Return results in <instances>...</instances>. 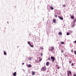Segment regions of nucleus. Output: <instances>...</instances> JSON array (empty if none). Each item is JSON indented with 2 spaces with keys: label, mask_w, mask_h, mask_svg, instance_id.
Returning <instances> with one entry per match:
<instances>
[{
  "label": "nucleus",
  "mask_w": 76,
  "mask_h": 76,
  "mask_svg": "<svg viewBox=\"0 0 76 76\" xmlns=\"http://www.w3.org/2000/svg\"><path fill=\"white\" fill-rule=\"evenodd\" d=\"M51 59L52 60V62H54V61L55 60V59H56V58L54 57L51 56Z\"/></svg>",
  "instance_id": "f257e3e1"
},
{
  "label": "nucleus",
  "mask_w": 76,
  "mask_h": 76,
  "mask_svg": "<svg viewBox=\"0 0 76 76\" xmlns=\"http://www.w3.org/2000/svg\"><path fill=\"white\" fill-rule=\"evenodd\" d=\"M47 68L45 67H42L41 69L42 71H45V70H46Z\"/></svg>",
  "instance_id": "f03ea898"
},
{
  "label": "nucleus",
  "mask_w": 76,
  "mask_h": 76,
  "mask_svg": "<svg viewBox=\"0 0 76 76\" xmlns=\"http://www.w3.org/2000/svg\"><path fill=\"white\" fill-rule=\"evenodd\" d=\"M58 17L59 19H61V20H63V17L58 16Z\"/></svg>",
  "instance_id": "7ed1b4c3"
},
{
  "label": "nucleus",
  "mask_w": 76,
  "mask_h": 76,
  "mask_svg": "<svg viewBox=\"0 0 76 76\" xmlns=\"http://www.w3.org/2000/svg\"><path fill=\"white\" fill-rule=\"evenodd\" d=\"M50 48H52V49H50L49 50L50 51H53V50H54V47L52 46L50 47Z\"/></svg>",
  "instance_id": "20e7f679"
},
{
  "label": "nucleus",
  "mask_w": 76,
  "mask_h": 76,
  "mask_svg": "<svg viewBox=\"0 0 76 76\" xmlns=\"http://www.w3.org/2000/svg\"><path fill=\"white\" fill-rule=\"evenodd\" d=\"M49 9L50 10H53V9H54V8L52 6H50L49 7Z\"/></svg>",
  "instance_id": "39448f33"
},
{
  "label": "nucleus",
  "mask_w": 76,
  "mask_h": 76,
  "mask_svg": "<svg viewBox=\"0 0 76 76\" xmlns=\"http://www.w3.org/2000/svg\"><path fill=\"white\" fill-rule=\"evenodd\" d=\"M13 75L14 76H16V72H15L13 74Z\"/></svg>",
  "instance_id": "423d86ee"
},
{
  "label": "nucleus",
  "mask_w": 76,
  "mask_h": 76,
  "mask_svg": "<svg viewBox=\"0 0 76 76\" xmlns=\"http://www.w3.org/2000/svg\"><path fill=\"white\" fill-rule=\"evenodd\" d=\"M27 66L28 67H31L32 66L31 64H28L27 65Z\"/></svg>",
  "instance_id": "0eeeda50"
},
{
  "label": "nucleus",
  "mask_w": 76,
  "mask_h": 76,
  "mask_svg": "<svg viewBox=\"0 0 76 76\" xmlns=\"http://www.w3.org/2000/svg\"><path fill=\"white\" fill-rule=\"evenodd\" d=\"M53 22L54 23H56V19H53Z\"/></svg>",
  "instance_id": "6e6552de"
},
{
  "label": "nucleus",
  "mask_w": 76,
  "mask_h": 76,
  "mask_svg": "<svg viewBox=\"0 0 76 76\" xmlns=\"http://www.w3.org/2000/svg\"><path fill=\"white\" fill-rule=\"evenodd\" d=\"M49 64H50V63H49V62H47V63H46V64L47 66H48Z\"/></svg>",
  "instance_id": "1a4fd4ad"
},
{
  "label": "nucleus",
  "mask_w": 76,
  "mask_h": 76,
  "mask_svg": "<svg viewBox=\"0 0 76 76\" xmlns=\"http://www.w3.org/2000/svg\"><path fill=\"white\" fill-rule=\"evenodd\" d=\"M69 72V74H70V75H72V72H71V71H68Z\"/></svg>",
  "instance_id": "9d476101"
},
{
  "label": "nucleus",
  "mask_w": 76,
  "mask_h": 76,
  "mask_svg": "<svg viewBox=\"0 0 76 76\" xmlns=\"http://www.w3.org/2000/svg\"><path fill=\"white\" fill-rule=\"evenodd\" d=\"M32 75H35V72H34V71H32Z\"/></svg>",
  "instance_id": "9b49d317"
},
{
  "label": "nucleus",
  "mask_w": 76,
  "mask_h": 76,
  "mask_svg": "<svg viewBox=\"0 0 76 76\" xmlns=\"http://www.w3.org/2000/svg\"><path fill=\"white\" fill-rule=\"evenodd\" d=\"M4 55H6V54H7V53H6V52L5 51H4Z\"/></svg>",
  "instance_id": "f8f14e48"
},
{
  "label": "nucleus",
  "mask_w": 76,
  "mask_h": 76,
  "mask_svg": "<svg viewBox=\"0 0 76 76\" xmlns=\"http://www.w3.org/2000/svg\"><path fill=\"white\" fill-rule=\"evenodd\" d=\"M58 34L59 35H62V33H61V32H59L58 33Z\"/></svg>",
  "instance_id": "ddd939ff"
},
{
  "label": "nucleus",
  "mask_w": 76,
  "mask_h": 76,
  "mask_svg": "<svg viewBox=\"0 0 76 76\" xmlns=\"http://www.w3.org/2000/svg\"><path fill=\"white\" fill-rule=\"evenodd\" d=\"M71 18L72 19H74V16H72L71 17Z\"/></svg>",
  "instance_id": "4468645a"
},
{
  "label": "nucleus",
  "mask_w": 76,
  "mask_h": 76,
  "mask_svg": "<svg viewBox=\"0 0 76 76\" xmlns=\"http://www.w3.org/2000/svg\"><path fill=\"white\" fill-rule=\"evenodd\" d=\"M39 61H41V60H42V59H41V58H40V57H39Z\"/></svg>",
  "instance_id": "2eb2a0df"
},
{
  "label": "nucleus",
  "mask_w": 76,
  "mask_h": 76,
  "mask_svg": "<svg viewBox=\"0 0 76 76\" xmlns=\"http://www.w3.org/2000/svg\"><path fill=\"white\" fill-rule=\"evenodd\" d=\"M63 7H66V5L65 4H63L62 5Z\"/></svg>",
  "instance_id": "dca6fc26"
},
{
  "label": "nucleus",
  "mask_w": 76,
  "mask_h": 76,
  "mask_svg": "<svg viewBox=\"0 0 76 76\" xmlns=\"http://www.w3.org/2000/svg\"><path fill=\"white\" fill-rule=\"evenodd\" d=\"M70 33H69V32L66 33L67 35H70Z\"/></svg>",
  "instance_id": "f3484780"
},
{
  "label": "nucleus",
  "mask_w": 76,
  "mask_h": 76,
  "mask_svg": "<svg viewBox=\"0 0 76 76\" xmlns=\"http://www.w3.org/2000/svg\"><path fill=\"white\" fill-rule=\"evenodd\" d=\"M68 72H69V71H68L67 72V76H69L70 75H69V74L68 73Z\"/></svg>",
  "instance_id": "a211bd4d"
},
{
  "label": "nucleus",
  "mask_w": 76,
  "mask_h": 76,
  "mask_svg": "<svg viewBox=\"0 0 76 76\" xmlns=\"http://www.w3.org/2000/svg\"><path fill=\"white\" fill-rule=\"evenodd\" d=\"M75 26V24H74L73 25H72V28H73V27H74Z\"/></svg>",
  "instance_id": "6ab92c4d"
},
{
  "label": "nucleus",
  "mask_w": 76,
  "mask_h": 76,
  "mask_svg": "<svg viewBox=\"0 0 76 76\" xmlns=\"http://www.w3.org/2000/svg\"><path fill=\"white\" fill-rule=\"evenodd\" d=\"M61 44H64V42H61Z\"/></svg>",
  "instance_id": "aec40b11"
},
{
  "label": "nucleus",
  "mask_w": 76,
  "mask_h": 76,
  "mask_svg": "<svg viewBox=\"0 0 76 76\" xmlns=\"http://www.w3.org/2000/svg\"><path fill=\"white\" fill-rule=\"evenodd\" d=\"M74 54H75V55H76V51L75 50L74 51Z\"/></svg>",
  "instance_id": "412c9836"
},
{
  "label": "nucleus",
  "mask_w": 76,
  "mask_h": 76,
  "mask_svg": "<svg viewBox=\"0 0 76 76\" xmlns=\"http://www.w3.org/2000/svg\"><path fill=\"white\" fill-rule=\"evenodd\" d=\"M54 16L55 18H57V15H54Z\"/></svg>",
  "instance_id": "4be33fe9"
},
{
  "label": "nucleus",
  "mask_w": 76,
  "mask_h": 76,
  "mask_svg": "<svg viewBox=\"0 0 76 76\" xmlns=\"http://www.w3.org/2000/svg\"><path fill=\"white\" fill-rule=\"evenodd\" d=\"M28 43L29 45H30L31 44V43H30V42H28Z\"/></svg>",
  "instance_id": "5701e85b"
},
{
  "label": "nucleus",
  "mask_w": 76,
  "mask_h": 76,
  "mask_svg": "<svg viewBox=\"0 0 76 76\" xmlns=\"http://www.w3.org/2000/svg\"><path fill=\"white\" fill-rule=\"evenodd\" d=\"M73 76H76V74L75 73V74H74V75H73Z\"/></svg>",
  "instance_id": "b1692460"
},
{
  "label": "nucleus",
  "mask_w": 76,
  "mask_h": 76,
  "mask_svg": "<svg viewBox=\"0 0 76 76\" xmlns=\"http://www.w3.org/2000/svg\"><path fill=\"white\" fill-rule=\"evenodd\" d=\"M69 64H71V63H72V61H69Z\"/></svg>",
  "instance_id": "393cba45"
},
{
  "label": "nucleus",
  "mask_w": 76,
  "mask_h": 76,
  "mask_svg": "<svg viewBox=\"0 0 76 76\" xmlns=\"http://www.w3.org/2000/svg\"><path fill=\"white\" fill-rule=\"evenodd\" d=\"M30 46H31V47H34V46H32V45H31V44L30 45Z\"/></svg>",
  "instance_id": "a878e982"
},
{
  "label": "nucleus",
  "mask_w": 76,
  "mask_h": 76,
  "mask_svg": "<svg viewBox=\"0 0 76 76\" xmlns=\"http://www.w3.org/2000/svg\"><path fill=\"white\" fill-rule=\"evenodd\" d=\"M64 51L63 50H61V52L62 53H63Z\"/></svg>",
  "instance_id": "bb28decb"
},
{
  "label": "nucleus",
  "mask_w": 76,
  "mask_h": 76,
  "mask_svg": "<svg viewBox=\"0 0 76 76\" xmlns=\"http://www.w3.org/2000/svg\"><path fill=\"white\" fill-rule=\"evenodd\" d=\"M57 69H60V67L59 66L57 67Z\"/></svg>",
  "instance_id": "cd10ccee"
},
{
  "label": "nucleus",
  "mask_w": 76,
  "mask_h": 76,
  "mask_svg": "<svg viewBox=\"0 0 76 76\" xmlns=\"http://www.w3.org/2000/svg\"><path fill=\"white\" fill-rule=\"evenodd\" d=\"M48 59L49 60H50V58H48Z\"/></svg>",
  "instance_id": "c85d7f7f"
},
{
  "label": "nucleus",
  "mask_w": 76,
  "mask_h": 76,
  "mask_svg": "<svg viewBox=\"0 0 76 76\" xmlns=\"http://www.w3.org/2000/svg\"><path fill=\"white\" fill-rule=\"evenodd\" d=\"M40 49H41L42 50H43V48H42L41 47L40 48Z\"/></svg>",
  "instance_id": "c756f323"
},
{
  "label": "nucleus",
  "mask_w": 76,
  "mask_h": 76,
  "mask_svg": "<svg viewBox=\"0 0 76 76\" xmlns=\"http://www.w3.org/2000/svg\"><path fill=\"white\" fill-rule=\"evenodd\" d=\"M71 66H73V63H72L71 64Z\"/></svg>",
  "instance_id": "7c9ffc66"
},
{
  "label": "nucleus",
  "mask_w": 76,
  "mask_h": 76,
  "mask_svg": "<svg viewBox=\"0 0 76 76\" xmlns=\"http://www.w3.org/2000/svg\"><path fill=\"white\" fill-rule=\"evenodd\" d=\"M25 64V63H22V65H23V64Z\"/></svg>",
  "instance_id": "2f4dec72"
},
{
  "label": "nucleus",
  "mask_w": 76,
  "mask_h": 76,
  "mask_svg": "<svg viewBox=\"0 0 76 76\" xmlns=\"http://www.w3.org/2000/svg\"><path fill=\"white\" fill-rule=\"evenodd\" d=\"M65 57H67V55H65Z\"/></svg>",
  "instance_id": "473e14b6"
},
{
  "label": "nucleus",
  "mask_w": 76,
  "mask_h": 76,
  "mask_svg": "<svg viewBox=\"0 0 76 76\" xmlns=\"http://www.w3.org/2000/svg\"><path fill=\"white\" fill-rule=\"evenodd\" d=\"M73 21H74V22H75V21H76V19H75V20H74Z\"/></svg>",
  "instance_id": "72a5a7b5"
},
{
  "label": "nucleus",
  "mask_w": 76,
  "mask_h": 76,
  "mask_svg": "<svg viewBox=\"0 0 76 76\" xmlns=\"http://www.w3.org/2000/svg\"><path fill=\"white\" fill-rule=\"evenodd\" d=\"M41 55L42 56V53H41Z\"/></svg>",
  "instance_id": "f704fd0d"
},
{
  "label": "nucleus",
  "mask_w": 76,
  "mask_h": 76,
  "mask_svg": "<svg viewBox=\"0 0 76 76\" xmlns=\"http://www.w3.org/2000/svg\"><path fill=\"white\" fill-rule=\"evenodd\" d=\"M71 51H73V50H72Z\"/></svg>",
  "instance_id": "c9c22d12"
},
{
  "label": "nucleus",
  "mask_w": 76,
  "mask_h": 76,
  "mask_svg": "<svg viewBox=\"0 0 76 76\" xmlns=\"http://www.w3.org/2000/svg\"><path fill=\"white\" fill-rule=\"evenodd\" d=\"M57 66H58V65H57Z\"/></svg>",
  "instance_id": "e433bc0d"
}]
</instances>
